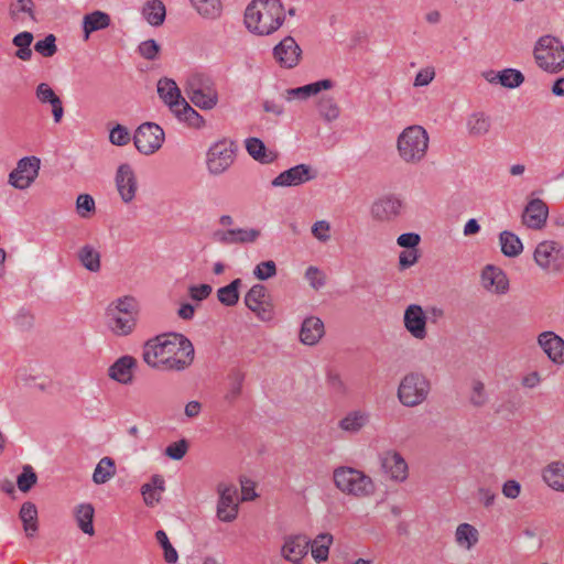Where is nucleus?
Here are the masks:
<instances>
[{
    "label": "nucleus",
    "instance_id": "obj_60",
    "mask_svg": "<svg viewBox=\"0 0 564 564\" xmlns=\"http://www.w3.org/2000/svg\"><path fill=\"white\" fill-rule=\"evenodd\" d=\"M470 403L476 408H481L487 402V394L485 391V384L477 380L473 383V392L470 395Z\"/></svg>",
    "mask_w": 564,
    "mask_h": 564
},
{
    "label": "nucleus",
    "instance_id": "obj_57",
    "mask_svg": "<svg viewBox=\"0 0 564 564\" xmlns=\"http://www.w3.org/2000/svg\"><path fill=\"white\" fill-rule=\"evenodd\" d=\"M230 378H231V386L226 394V400H228L229 402H232L241 393L245 376L239 371H234L231 373Z\"/></svg>",
    "mask_w": 564,
    "mask_h": 564
},
{
    "label": "nucleus",
    "instance_id": "obj_34",
    "mask_svg": "<svg viewBox=\"0 0 564 564\" xmlns=\"http://www.w3.org/2000/svg\"><path fill=\"white\" fill-rule=\"evenodd\" d=\"M543 479L554 490L564 491V463L549 464L543 470Z\"/></svg>",
    "mask_w": 564,
    "mask_h": 564
},
{
    "label": "nucleus",
    "instance_id": "obj_13",
    "mask_svg": "<svg viewBox=\"0 0 564 564\" xmlns=\"http://www.w3.org/2000/svg\"><path fill=\"white\" fill-rule=\"evenodd\" d=\"M302 50L292 36H285L273 48V56L281 67L293 68L301 58Z\"/></svg>",
    "mask_w": 564,
    "mask_h": 564
},
{
    "label": "nucleus",
    "instance_id": "obj_19",
    "mask_svg": "<svg viewBox=\"0 0 564 564\" xmlns=\"http://www.w3.org/2000/svg\"><path fill=\"white\" fill-rule=\"evenodd\" d=\"M381 467L391 479L395 481H404L408 477V464L400 453L395 451H387L381 457Z\"/></svg>",
    "mask_w": 564,
    "mask_h": 564
},
{
    "label": "nucleus",
    "instance_id": "obj_63",
    "mask_svg": "<svg viewBox=\"0 0 564 564\" xmlns=\"http://www.w3.org/2000/svg\"><path fill=\"white\" fill-rule=\"evenodd\" d=\"M420 241L421 237L415 232L402 234L397 239V242L400 247L406 248L409 250H416L415 248L419 246Z\"/></svg>",
    "mask_w": 564,
    "mask_h": 564
},
{
    "label": "nucleus",
    "instance_id": "obj_41",
    "mask_svg": "<svg viewBox=\"0 0 564 564\" xmlns=\"http://www.w3.org/2000/svg\"><path fill=\"white\" fill-rule=\"evenodd\" d=\"M498 80V83L507 88H517L524 82L523 74L514 68H506L498 72L494 77H487L490 83Z\"/></svg>",
    "mask_w": 564,
    "mask_h": 564
},
{
    "label": "nucleus",
    "instance_id": "obj_21",
    "mask_svg": "<svg viewBox=\"0 0 564 564\" xmlns=\"http://www.w3.org/2000/svg\"><path fill=\"white\" fill-rule=\"evenodd\" d=\"M549 209L546 204L535 198L528 203L522 214V223L531 229H541L547 219Z\"/></svg>",
    "mask_w": 564,
    "mask_h": 564
},
{
    "label": "nucleus",
    "instance_id": "obj_50",
    "mask_svg": "<svg viewBox=\"0 0 564 564\" xmlns=\"http://www.w3.org/2000/svg\"><path fill=\"white\" fill-rule=\"evenodd\" d=\"M108 312L119 313L123 315H132L135 317L138 313L137 300L133 296H122L109 306Z\"/></svg>",
    "mask_w": 564,
    "mask_h": 564
},
{
    "label": "nucleus",
    "instance_id": "obj_14",
    "mask_svg": "<svg viewBox=\"0 0 564 564\" xmlns=\"http://www.w3.org/2000/svg\"><path fill=\"white\" fill-rule=\"evenodd\" d=\"M219 500L217 505V517L220 521L231 522L237 518L238 505L235 502L237 489L234 486L220 484L218 486Z\"/></svg>",
    "mask_w": 564,
    "mask_h": 564
},
{
    "label": "nucleus",
    "instance_id": "obj_6",
    "mask_svg": "<svg viewBox=\"0 0 564 564\" xmlns=\"http://www.w3.org/2000/svg\"><path fill=\"white\" fill-rule=\"evenodd\" d=\"M431 391V381L421 372L411 371L400 381L398 398L401 404L413 408L422 404Z\"/></svg>",
    "mask_w": 564,
    "mask_h": 564
},
{
    "label": "nucleus",
    "instance_id": "obj_64",
    "mask_svg": "<svg viewBox=\"0 0 564 564\" xmlns=\"http://www.w3.org/2000/svg\"><path fill=\"white\" fill-rule=\"evenodd\" d=\"M212 291L213 288L209 284L191 285L188 289L191 299L198 302L207 299Z\"/></svg>",
    "mask_w": 564,
    "mask_h": 564
},
{
    "label": "nucleus",
    "instance_id": "obj_32",
    "mask_svg": "<svg viewBox=\"0 0 564 564\" xmlns=\"http://www.w3.org/2000/svg\"><path fill=\"white\" fill-rule=\"evenodd\" d=\"M468 133L471 137L480 138L489 133L491 129V118L482 111L471 113L467 119Z\"/></svg>",
    "mask_w": 564,
    "mask_h": 564
},
{
    "label": "nucleus",
    "instance_id": "obj_47",
    "mask_svg": "<svg viewBox=\"0 0 564 564\" xmlns=\"http://www.w3.org/2000/svg\"><path fill=\"white\" fill-rule=\"evenodd\" d=\"M317 109L319 116L327 122L336 120L340 115V108L333 97H322Z\"/></svg>",
    "mask_w": 564,
    "mask_h": 564
},
{
    "label": "nucleus",
    "instance_id": "obj_62",
    "mask_svg": "<svg viewBox=\"0 0 564 564\" xmlns=\"http://www.w3.org/2000/svg\"><path fill=\"white\" fill-rule=\"evenodd\" d=\"M305 278L310 285L315 290L321 289L325 284L324 274L316 267H308L305 272Z\"/></svg>",
    "mask_w": 564,
    "mask_h": 564
},
{
    "label": "nucleus",
    "instance_id": "obj_39",
    "mask_svg": "<svg viewBox=\"0 0 564 564\" xmlns=\"http://www.w3.org/2000/svg\"><path fill=\"white\" fill-rule=\"evenodd\" d=\"M172 112L180 121L186 122L192 128L198 129L204 126L203 117L186 100Z\"/></svg>",
    "mask_w": 564,
    "mask_h": 564
},
{
    "label": "nucleus",
    "instance_id": "obj_2",
    "mask_svg": "<svg viewBox=\"0 0 564 564\" xmlns=\"http://www.w3.org/2000/svg\"><path fill=\"white\" fill-rule=\"evenodd\" d=\"M284 20V7L280 0H253L245 11L246 28L258 35L274 33Z\"/></svg>",
    "mask_w": 564,
    "mask_h": 564
},
{
    "label": "nucleus",
    "instance_id": "obj_23",
    "mask_svg": "<svg viewBox=\"0 0 564 564\" xmlns=\"http://www.w3.org/2000/svg\"><path fill=\"white\" fill-rule=\"evenodd\" d=\"M158 95L171 111L177 109V107L185 100L177 87V84L167 77L159 79Z\"/></svg>",
    "mask_w": 564,
    "mask_h": 564
},
{
    "label": "nucleus",
    "instance_id": "obj_46",
    "mask_svg": "<svg viewBox=\"0 0 564 564\" xmlns=\"http://www.w3.org/2000/svg\"><path fill=\"white\" fill-rule=\"evenodd\" d=\"M191 3L206 19H216L221 13L220 0H191Z\"/></svg>",
    "mask_w": 564,
    "mask_h": 564
},
{
    "label": "nucleus",
    "instance_id": "obj_37",
    "mask_svg": "<svg viewBox=\"0 0 564 564\" xmlns=\"http://www.w3.org/2000/svg\"><path fill=\"white\" fill-rule=\"evenodd\" d=\"M499 241L501 246V252L509 258L519 256L523 250V245L520 238L508 230L500 232Z\"/></svg>",
    "mask_w": 564,
    "mask_h": 564
},
{
    "label": "nucleus",
    "instance_id": "obj_26",
    "mask_svg": "<svg viewBox=\"0 0 564 564\" xmlns=\"http://www.w3.org/2000/svg\"><path fill=\"white\" fill-rule=\"evenodd\" d=\"M324 323L316 316L306 317L301 326L300 340L304 345L313 346L319 341L324 335Z\"/></svg>",
    "mask_w": 564,
    "mask_h": 564
},
{
    "label": "nucleus",
    "instance_id": "obj_49",
    "mask_svg": "<svg viewBox=\"0 0 564 564\" xmlns=\"http://www.w3.org/2000/svg\"><path fill=\"white\" fill-rule=\"evenodd\" d=\"M188 97L195 106L205 110L214 108L217 104L216 95L210 91L206 93L203 89H192L188 93Z\"/></svg>",
    "mask_w": 564,
    "mask_h": 564
},
{
    "label": "nucleus",
    "instance_id": "obj_36",
    "mask_svg": "<svg viewBox=\"0 0 564 564\" xmlns=\"http://www.w3.org/2000/svg\"><path fill=\"white\" fill-rule=\"evenodd\" d=\"M77 258L80 264L90 272H98L101 268L100 252L90 245L83 246L77 252Z\"/></svg>",
    "mask_w": 564,
    "mask_h": 564
},
{
    "label": "nucleus",
    "instance_id": "obj_51",
    "mask_svg": "<svg viewBox=\"0 0 564 564\" xmlns=\"http://www.w3.org/2000/svg\"><path fill=\"white\" fill-rule=\"evenodd\" d=\"M155 538H156L158 543L163 549L164 560L170 564H174L178 558V554H177L176 550L173 547V545L171 544L166 533L163 530H159L155 533Z\"/></svg>",
    "mask_w": 564,
    "mask_h": 564
},
{
    "label": "nucleus",
    "instance_id": "obj_30",
    "mask_svg": "<svg viewBox=\"0 0 564 564\" xmlns=\"http://www.w3.org/2000/svg\"><path fill=\"white\" fill-rule=\"evenodd\" d=\"M108 326L118 336L129 335L135 326V317L107 311Z\"/></svg>",
    "mask_w": 564,
    "mask_h": 564
},
{
    "label": "nucleus",
    "instance_id": "obj_25",
    "mask_svg": "<svg viewBox=\"0 0 564 564\" xmlns=\"http://www.w3.org/2000/svg\"><path fill=\"white\" fill-rule=\"evenodd\" d=\"M334 87V82L330 79H322L315 83H311L296 88H289L284 93V97L286 100H292L294 98L306 100L307 98L317 95L322 90L332 89Z\"/></svg>",
    "mask_w": 564,
    "mask_h": 564
},
{
    "label": "nucleus",
    "instance_id": "obj_61",
    "mask_svg": "<svg viewBox=\"0 0 564 564\" xmlns=\"http://www.w3.org/2000/svg\"><path fill=\"white\" fill-rule=\"evenodd\" d=\"M330 224L327 220H318L312 226V235L322 242L330 239Z\"/></svg>",
    "mask_w": 564,
    "mask_h": 564
},
{
    "label": "nucleus",
    "instance_id": "obj_48",
    "mask_svg": "<svg viewBox=\"0 0 564 564\" xmlns=\"http://www.w3.org/2000/svg\"><path fill=\"white\" fill-rule=\"evenodd\" d=\"M21 13H26L32 20H35L33 0H17L10 3L9 15L13 21H23Z\"/></svg>",
    "mask_w": 564,
    "mask_h": 564
},
{
    "label": "nucleus",
    "instance_id": "obj_31",
    "mask_svg": "<svg viewBox=\"0 0 564 564\" xmlns=\"http://www.w3.org/2000/svg\"><path fill=\"white\" fill-rule=\"evenodd\" d=\"M110 22L109 14L99 10L86 14L83 19L85 40L89 37L90 33L108 28Z\"/></svg>",
    "mask_w": 564,
    "mask_h": 564
},
{
    "label": "nucleus",
    "instance_id": "obj_27",
    "mask_svg": "<svg viewBox=\"0 0 564 564\" xmlns=\"http://www.w3.org/2000/svg\"><path fill=\"white\" fill-rule=\"evenodd\" d=\"M311 541L305 535H293L285 539L282 546V556L285 560H302L307 553Z\"/></svg>",
    "mask_w": 564,
    "mask_h": 564
},
{
    "label": "nucleus",
    "instance_id": "obj_4",
    "mask_svg": "<svg viewBox=\"0 0 564 564\" xmlns=\"http://www.w3.org/2000/svg\"><path fill=\"white\" fill-rule=\"evenodd\" d=\"M335 486L344 494L354 497H369L375 492V484L372 479L364 471L340 466L333 474Z\"/></svg>",
    "mask_w": 564,
    "mask_h": 564
},
{
    "label": "nucleus",
    "instance_id": "obj_7",
    "mask_svg": "<svg viewBox=\"0 0 564 564\" xmlns=\"http://www.w3.org/2000/svg\"><path fill=\"white\" fill-rule=\"evenodd\" d=\"M163 142L164 131L154 122H144L134 131L133 143L137 150L144 155L156 152Z\"/></svg>",
    "mask_w": 564,
    "mask_h": 564
},
{
    "label": "nucleus",
    "instance_id": "obj_10",
    "mask_svg": "<svg viewBox=\"0 0 564 564\" xmlns=\"http://www.w3.org/2000/svg\"><path fill=\"white\" fill-rule=\"evenodd\" d=\"M245 304L263 322H269L274 316L273 305L269 300L268 290L262 284H254L247 292Z\"/></svg>",
    "mask_w": 564,
    "mask_h": 564
},
{
    "label": "nucleus",
    "instance_id": "obj_58",
    "mask_svg": "<svg viewBox=\"0 0 564 564\" xmlns=\"http://www.w3.org/2000/svg\"><path fill=\"white\" fill-rule=\"evenodd\" d=\"M138 51L142 57L149 61H153L158 57L160 52V45L155 40H147L140 43Z\"/></svg>",
    "mask_w": 564,
    "mask_h": 564
},
{
    "label": "nucleus",
    "instance_id": "obj_20",
    "mask_svg": "<svg viewBox=\"0 0 564 564\" xmlns=\"http://www.w3.org/2000/svg\"><path fill=\"white\" fill-rule=\"evenodd\" d=\"M259 237L260 230L253 228L216 230L213 234V239L223 245L250 243L254 242Z\"/></svg>",
    "mask_w": 564,
    "mask_h": 564
},
{
    "label": "nucleus",
    "instance_id": "obj_3",
    "mask_svg": "<svg viewBox=\"0 0 564 564\" xmlns=\"http://www.w3.org/2000/svg\"><path fill=\"white\" fill-rule=\"evenodd\" d=\"M397 148L400 158L411 164L421 162L429 149V135L421 126L405 128L397 140Z\"/></svg>",
    "mask_w": 564,
    "mask_h": 564
},
{
    "label": "nucleus",
    "instance_id": "obj_8",
    "mask_svg": "<svg viewBox=\"0 0 564 564\" xmlns=\"http://www.w3.org/2000/svg\"><path fill=\"white\" fill-rule=\"evenodd\" d=\"M235 160V143L232 141H218L207 152V169L213 175H220L227 171Z\"/></svg>",
    "mask_w": 564,
    "mask_h": 564
},
{
    "label": "nucleus",
    "instance_id": "obj_22",
    "mask_svg": "<svg viewBox=\"0 0 564 564\" xmlns=\"http://www.w3.org/2000/svg\"><path fill=\"white\" fill-rule=\"evenodd\" d=\"M402 202L395 196H386L373 203L371 215L378 220H389L400 215Z\"/></svg>",
    "mask_w": 564,
    "mask_h": 564
},
{
    "label": "nucleus",
    "instance_id": "obj_40",
    "mask_svg": "<svg viewBox=\"0 0 564 564\" xmlns=\"http://www.w3.org/2000/svg\"><path fill=\"white\" fill-rule=\"evenodd\" d=\"M20 519L28 536H33L37 531V509L34 503L24 502L20 509Z\"/></svg>",
    "mask_w": 564,
    "mask_h": 564
},
{
    "label": "nucleus",
    "instance_id": "obj_53",
    "mask_svg": "<svg viewBox=\"0 0 564 564\" xmlns=\"http://www.w3.org/2000/svg\"><path fill=\"white\" fill-rule=\"evenodd\" d=\"M34 50L44 57H52L57 52L55 35L48 34L43 40L37 41Z\"/></svg>",
    "mask_w": 564,
    "mask_h": 564
},
{
    "label": "nucleus",
    "instance_id": "obj_52",
    "mask_svg": "<svg viewBox=\"0 0 564 564\" xmlns=\"http://www.w3.org/2000/svg\"><path fill=\"white\" fill-rule=\"evenodd\" d=\"M37 480V476L30 465L23 467L22 473L17 478L18 488L22 492H28Z\"/></svg>",
    "mask_w": 564,
    "mask_h": 564
},
{
    "label": "nucleus",
    "instance_id": "obj_11",
    "mask_svg": "<svg viewBox=\"0 0 564 564\" xmlns=\"http://www.w3.org/2000/svg\"><path fill=\"white\" fill-rule=\"evenodd\" d=\"M40 159L25 156L18 162L17 167L9 174V183L19 189L28 188L39 175Z\"/></svg>",
    "mask_w": 564,
    "mask_h": 564
},
{
    "label": "nucleus",
    "instance_id": "obj_15",
    "mask_svg": "<svg viewBox=\"0 0 564 564\" xmlns=\"http://www.w3.org/2000/svg\"><path fill=\"white\" fill-rule=\"evenodd\" d=\"M116 186L124 203H130L135 197L138 188L137 177L130 164L119 165L116 173Z\"/></svg>",
    "mask_w": 564,
    "mask_h": 564
},
{
    "label": "nucleus",
    "instance_id": "obj_29",
    "mask_svg": "<svg viewBox=\"0 0 564 564\" xmlns=\"http://www.w3.org/2000/svg\"><path fill=\"white\" fill-rule=\"evenodd\" d=\"M370 420V414L362 410L348 412L339 422L338 427L350 434L359 433Z\"/></svg>",
    "mask_w": 564,
    "mask_h": 564
},
{
    "label": "nucleus",
    "instance_id": "obj_59",
    "mask_svg": "<svg viewBox=\"0 0 564 564\" xmlns=\"http://www.w3.org/2000/svg\"><path fill=\"white\" fill-rule=\"evenodd\" d=\"M187 449H188V443L186 440L183 438L178 442H174V443L170 444L165 448V455L174 460H180L186 455Z\"/></svg>",
    "mask_w": 564,
    "mask_h": 564
},
{
    "label": "nucleus",
    "instance_id": "obj_44",
    "mask_svg": "<svg viewBox=\"0 0 564 564\" xmlns=\"http://www.w3.org/2000/svg\"><path fill=\"white\" fill-rule=\"evenodd\" d=\"M333 543L330 533H321L312 542V556L316 562H324L328 557L329 546Z\"/></svg>",
    "mask_w": 564,
    "mask_h": 564
},
{
    "label": "nucleus",
    "instance_id": "obj_35",
    "mask_svg": "<svg viewBox=\"0 0 564 564\" xmlns=\"http://www.w3.org/2000/svg\"><path fill=\"white\" fill-rule=\"evenodd\" d=\"M142 14L151 25L159 26L165 20V6L161 0H149L143 6Z\"/></svg>",
    "mask_w": 564,
    "mask_h": 564
},
{
    "label": "nucleus",
    "instance_id": "obj_28",
    "mask_svg": "<svg viewBox=\"0 0 564 564\" xmlns=\"http://www.w3.org/2000/svg\"><path fill=\"white\" fill-rule=\"evenodd\" d=\"M135 365V359L131 356H122L108 369V375L111 379L120 383H130L132 381V368Z\"/></svg>",
    "mask_w": 564,
    "mask_h": 564
},
{
    "label": "nucleus",
    "instance_id": "obj_45",
    "mask_svg": "<svg viewBox=\"0 0 564 564\" xmlns=\"http://www.w3.org/2000/svg\"><path fill=\"white\" fill-rule=\"evenodd\" d=\"M455 539L460 546L469 550L478 542V531L469 523H462L456 529Z\"/></svg>",
    "mask_w": 564,
    "mask_h": 564
},
{
    "label": "nucleus",
    "instance_id": "obj_1",
    "mask_svg": "<svg viewBox=\"0 0 564 564\" xmlns=\"http://www.w3.org/2000/svg\"><path fill=\"white\" fill-rule=\"evenodd\" d=\"M194 355V346L186 336L166 333L149 339L142 357L152 368L182 371L192 365Z\"/></svg>",
    "mask_w": 564,
    "mask_h": 564
},
{
    "label": "nucleus",
    "instance_id": "obj_24",
    "mask_svg": "<svg viewBox=\"0 0 564 564\" xmlns=\"http://www.w3.org/2000/svg\"><path fill=\"white\" fill-rule=\"evenodd\" d=\"M35 96L41 104L52 106L54 122L59 123L64 116V107L61 98L55 94L53 88L46 83H41L35 89Z\"/></svg>",
    "mask_w": 564,
    "mask_h": 564
},
{
    "label": "nucleus",
    "instance_id": "obj_17",
    "mask_svg": "<svg viewBox=\"0 0 564 564\" xmlns=\"http://www.w3.org/2000/svg\"><path fill=\"white\" fill-rule=\"evenodd\" d=\"M538 344L552 362L564 364V339L561 336L551 330L542 332Z\"/></svg>",
    "mask_w": 564,
    "mask_h": 564
},
{
    "label": "nucleus",
    "instance_id": "obj_54",
    "mask_svg": "<svg viewBox=\"0 0 564 564\" xmlns=\"http://www.w3.org/2000/svg\"><path fill=\"white\" fill-rule=\"evenodd\" d=\"M76 209L80 217L88 218L95 212V200L89 194H80L76 199Z\"/></svg>",
    "mask_w": 564,
    "mask_h": 564
},
{
    "label": "nucleus",
    "instance_id": "obj_18",
    "mask_svg": "<svg viewBox=\"0 0 564 564\" xmlns=\"http://www.w3.org/2000/svg\"><path fill=\"white\" fill-rule=\"evenodd\" d=\"M482 286L494 293L505 294L509 290V279L503 270L487 264L481 271Z\"/></svg>",
    "mask_w": 564,
    "mask_h": 564
},
{
    "label": "nucleus",
    "instance_id": "obj_42",
    "mask_svg": "<svg viewBox=\"0 0 564 564\" xmlns=\"http://www.w3.org/2000/svg\"><path fill=\"white\" fill-rule=\"evenodd\" d=\"M116 474L115 460L111 457H102L97 464L94 474L93 481L97 485L106 484Z\"/></svg>",
    "mask_w": 564,
    "mask_h": 564
},
{
    "label": "nucleus",
    "instance_id": "obj_38",
    "mask_svg": "<svg viewBox=\"0 0 564 564\" xmlns=\"http://www.w3.org/2000/svg\"><path fill=\"white\" fill-rule=\"evenodd\" d=\"M94 514L95 509L91 503H82L75 510V518L79 529L88 535L95 533L93 524Z\"/></svg>",
    "mask_w": 564,
    "mask_h": 564
},
{
    "label": "nucleus",
    "instance_id": "obj_9",
    "mask_svg": "<svg viewBox=\"0 0 564 564\" xmlns=\"http://www.w3.org/2000/svg\"><path fill=\"white\" fill-rule=\"evenodd\" d=\"M535 263L544 271L557 273L563 269L564 257L554 241L540 242L533 253Z\"/></svg>",
    "mask_w": 564,
    "mask_h": 564
},
{
    "label": "nucleus",
    "instance_id": "obj_5",
    "mask_svg": "<svg viewBox=\"0 0 564 564\" xmlns=\"http://www.w3.org/2000/svg\"><path fill=\"white\" fill-rule=\"evenodd\" d=\"M533 55L544 72L557 74L564 69V44L553 35L541 36L535 43Z\"/></svg>",
    "mask_w": 564,
    "mask_h": 564
},
{
    "label": "nucleus",
    "instance_id": "obj_56",
    "mask_svg": "<svg viewBox=\"0 0 564 564\" xmlns=\"http://www.w3.org/2000/svg\"><path fill=\"white\" fill-rule=\"evenodd\" d=\"M253 274L259 280H268L276 274V265L272 260L262 261L256 265Z\"/></svg>",
    "mask_w": 564,
    "mask_h": 564
},
{
    "label": "nucleus",
    "instance_id": "obj_33",
    "mask_svg": "<svg viewBox=\"0 0 564 564\" xmlns=\"http://www.w3.org/2000/svg\"><path fill=\"white\" fill-rule=\"evenodd\" d=\"M246 149L250 156L262 164L271 163L276 159V153L268 151L264 143L258 138L247 139Z\"/></svg>",
    "mask_w": 564,
    "mask_h": 564
},
{
    "label": "nucleus",
    "instance_id": "obj_55",
    "mask_svg": "<svg viewBox=\"0 0 564 564\" xmlns=\"http://www.w3.org/2000/svg\"><path fill=\"white\" fill-rule=\"evenodd\" d=\"M109 140L112 144L122 147L130 142L131 137L129 130L124 126L117 124L111 129Z\"/></svg>",
    "mask_w": 564,
    "mask_h": 564
},
{
    "label": "nucleus",
    "instance_id": "obj_16",
    "mask_svg": "<svg viewBox=\"0 0 564 564\" xmlns=\"http://www.w3.org/2000/svg\"><path fill=\"white\" fill-rule=\"evenodd\" d=\"M403 323L405 329L416 339H424L426 332V316L417 304L409 305L404 311Z\"/></svg>",
    "mask_w": 564,
    "mask_h": 564
},
{
    "label": "nucleus",
    "instance_id": "obj_43",
    "mask_svg": "<svg viewBox=\"0 0 564 564\" xmlns=\"http://www.w3.org/2000/svg\"><path fill=\"white\" fill-rule=\"evenodd\" d=\"M242 284L241 279L232 280L228 285L217 290L218 301L226 306H234L239 301V289Z\"/></svg>",
    "mask_w": 564,
    "mask_h": 564
},
{
    "label": "nucleus",
    "instance_id": "obj_12",
    "mask_svg": "<svg viewBox=\"0 0 564 564\" xmlns=\"http://www.w3.org/2000/svg\"><path fill=\"white\" fill-rule=\"evenodd\" d=\"M316 177V172L306 164L295 165L282 173H280L271 185L279 186H299Z\"/></svg>",
    "mask_w": 564,
    "mask_h": 564
}]
</instances>
